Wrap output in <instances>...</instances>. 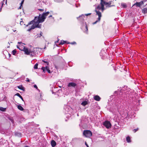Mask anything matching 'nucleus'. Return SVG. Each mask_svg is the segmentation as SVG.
I'll return each instance as SVG.
<instances>
[{
    "mask_svg": "<svg viewBox=\"0 0 147 147\" xmlns=\"http://www.w3.org/2000/svg\"><path fill=\"white\" fill-rule=\"evenodd\" d=\"M7 0H6V3H7Z\"/></svg>",
    "mask_w": 147,
    "mask_h": 147,
    "instance_id": "52",
    "label": "nucleus"
},
{
    "mask_svg": "<svg viewBox=\"0 0 147 147\" xmlns=\"http://www.w3.org/2000/svg\"><path fill=\"white\" fill-rule=\"evenodd\" d=\"M76 42H75L71 43V44H73H73H76Z\"/></svg>",
    "mask_w": 147,
    "mask_h": 147,
    "instance_id": "38",
    "label": "nucleus"
},
{
    "mask_svg": "<svg viewBox=\"0 0 147 147\" xmlns=\"http://www.w3.org/2000/svg\"><path fill=\"white\" fill-rule=\"evenodd\" d=\"M51 144L53 147H55L56 145V142L54 140H52L51 142Z\"/></svg>",
    "mask_w": 147,
    "mask_h": 147,
    "instance_id": "12",
    "label": "nucleus"
},
{
    "mask_svg": "<svg viewBox=\"0 0 147 147\" xmlns=\"http://www.w3.org/2000/svg\"><path fill=\"white\" fill-rule=\"evenodd\" d=\"M18 48L20 50H22L25 52V53L27 55H29L33 57L35 55L36 53V49L34 48L33 49H29L26 47H24L22 49H21L18 46H17Z\"/></svg>",
    "mask_w": 147,
    "mask_h": 147,
    "instance_id": "2",
    "label": "nucleus"
},
{
    "mask_svg": "<svg viewBox=\"0 0 147 147\" xmlns=\"http://www.w3.org/2000/svg\"><path fill=\"white\" fill-rule=\"evenodd\" d=\"M37 35H36V36H39V34H37Z\"/></svg>",
    "mask_w": 147,
    "mask_h": 147,
    "instance_id": "44",
    "label": "nucleus"
},
{
    "mask_svg": "<svg viewBox=\"0 0 147 147\" xmlns=\"http://www.w3.org/2000/svg\"><path fill=\"white\" fill-rule=\"evenodd\" d=\"M23 21H21L20 22V24L21 25H23Z\"/></svg>",
    "mask_w": 147,
    "mask_h": 147,
    "instance_id": "37",
    "label": "nucleus"
},
{
    "mask_svg": "<svg viewBox=\"0 0 147 147\" xmlns=\"http://www.w3.org/2000/svg\"><path fill=\"white\" fill-rule=\"evenodd\" d=\"M67 43V44H69L70 43L69 42H67L66 41H64V40H61V42L60 43V44L61 45H63V44H64L65 43Z\"/></svg>",
    "mask_w": 147,
    "mask_h": 147,
    "instance_id": "15",
    "label": "nucleus"
},
{
    "mask_svg": "<svg viewBox=\"0 0 147 147\" xmlns=\"http://www.w3.org/2000/svg\"><path fill=\"white\" fill-rule=\"evenodd\" d=\"M9 56H10V54H9Z\"/></svg>",
    "mask_w": 147,
    "mask_h": 147,
    "instance_id": "49",
    "label": "nucleus"
},
{
    "mask_svg": "<svg viewBox=\"0 0 147 147\" xmlns=\"http://www.w3.org/2000/svg\"><path fill=\"white\" fill-rule=\"evenodd\" d=\"M94 99L96 101H99L100 99V97L98 95H96L94 97Z\"/></svg>",
    "mask_w": 147,
    "mask_h": 147,
    "instance_id": "11",
    "label": "nucleus"
},
{
    "mask_svg": "<svg viewBox=\"0 0 147 147\" xmlns=\"http://www.w3.org/2000/svg\"><path fill=\"white\" fill-rule=\"evenodd\" d=\"M90 13L86 14H85V15L86 16H88V15H90Z\"/></svg>",
    "mask_w": 147,
    "mask_h": 147,
    "instance_id": "42",
    "label": "nucleus"
},
{
    "mask_svg": "<svg viewBox=\"0 0 147 147\" xmlns=\"http://www.w3.org/2000/svg\"><path fill=\"white\" fill-rule=\"evenodd\" d=\"M126 141L128 142H131V138L129 136H128L126 138Z\"/></svg>",
    "mask_w": 147,
    "mask_h": 147,
    "instance_id": "17",
    "label": "nucleus"
},
{
    "mask_svg": "<svg viewBox=\"0 0 147 147\" xmlns=\"http://www.w3.org/2000/svg\"><path fill=\"white\" fill-rule=\"evenodd\" d=\"M38 64L36 63V64L34 66V69H37L38 68Z\"/></svg>",
    "mask_w": 147,
    "mask_h": 147,
    "instance_id": "26",
    "label": "nucleus"
},
{
    "mask_svg": "<svg viewBox=\"0 0 147 147\" xmlns=\"http://www.w3.org/2000/svg\"><path fill=\"white\" fill-rule=\"evenodd\" d=\"M3 4V3L2 2L0 3V12L1 11L2 7Z\"/></svg>",
    "mask_w": 147,
    "mask_h": 147,
    "instance_id": "25",
    "label": "nucleus"
},
{
    "mask_svg": "<svg viewBox=\"0 0 147 147\" xmlns=\"http://www.w3.org/2000/svg\"><path fill=\"white\" fill-rule=\"evenodd\" d=\"M88 104V102L87 101H85L83 102L82 103L81 105L84 106H85L86 105Z\"/></svg>",
    "mask_w": 147,
    "mask_h": 147,
    "instance_id": "20",
    "label": "nucleus"
},
{
    "mask_svg": "<svg viewBox=\"0 0 147 147\" xmlns=\"http://www.w3.org/2000/svg\"><path fill=\"white\" fill-rule=\"evenodd\" d=\"M34 88H35L36 89H37L38 90L40 91V90L38 89L37 86L36 85H34Z\"/></svg>",
    "mask_w": 147,
    "mask_h": 147,
    "instance_id": "31",
    "label": "nucleus"
},
{
    "mask_svg": "<svg viewBox=\"0 0 147 147\" xmlns=\"http://www.w3.org/2000/svg\"><path fill=\"white\" fill-rule=\"evenodd\" d=\"M85 17V16L84 15H82L78 17H77V19L78 20H80V21L82 22L84 20V18Z\"/></svg>",
    "mask_w": 147,
    "mask_h": 147,
    "instance_id": "9",
    "label": "nucleus"
},
{
    "mask_svg": "<svg viewBox=\"0 0 147 147\" xmlns=\"http://www.w3.org/2000/svg\"><path fill=\"white\" fill-rule=\"evenodd\" d=\"M85 27V28L86 29V31H87L88 30V28H87V26L86 25V26Z\"/></svg>",
    "mask_w": 147,
    "mask_h": 147,
    "instance_id": "40",
    "label": "nucleus"
},
{
    "mask_svg": "<svg viewBox=\"0 0 147 147\" xmlns=\"http://www.w3.org/2000/svg\"><path fill=\"white\" fill-rule=\"evenodd\" d=\"M61 80H61V81L59 80V81H61ZM58 82H59V81H58ZM59 82H60L59 81Z\"/></svg>",
    "mask_w": 147,
    "mask_h": 147,
    "instance_id": "47",
    "label": "nucleus"
},
{
    "mask_svg": "<svg viewBox=\"0 0 147 147\" xmlns=\"http://www.w3.org/2000/svg\"><path fill=\"white\" fill-rule=\"evenodd\" d=\"M16 50H14L12 51V54L14 55H15L16 53Z\"/></svg>",
    "mask_w": 147,
    "mask_h": 147,
    "instance_id": "27",
    "label": "nucleus"
},
{
    "mask_svg": "<svg viewBox=\"0 0 147 147\" xmlns=\"http://www.w3.org/2000/svg\"><path fill=\"white\" fill-rule=\"evenodd\" d=\"M43 61L44 63H45L47 64V65H49V63L48 62H47V61Z\"/></svg>",
    "mask_w": 147,
    "mask_h": 147,
    "instance_id": "32",
    "label": "nucleus"
},
{
    "mask_svg": "<svg viewBox=\"0 0 147 147\" xmlns=\"http://www.w3.org/2000/svg\"><path fill=\"white\" fill-rule=\"evenodd\" d=\"M115 1H116V0H115Z\"/></svg>",
    "mask_w": 147,
    "mask_h": 147,
    "instance_id": "53",
    "label": "nucleus"
},
{
    "mask_svg": "<svg viewBox=\"0 0 147 147\" xmlns=\"http://www.w3.org/2000/svg\"><path fill=\"white\" fill-rule=\"evenodd\" d=\"M18 87L20 89L22 90L23 91L24 90L25 88L23 87L22 85H20V86H18Z\"/></svg>",
    "mask_w": 147,
    "mask_h": 147,
    "instance_id": "19",
    "label": "nucleus"
},
{
    "mask_svg": "<svg viewBox=\"0 0 147 147\" xmlns=\"http://www.w3.org/2000/svg\"><path fill=\"white\" fill-rule=\"evenodd\" d=\"M116 93H117V92H115V94H116Z\"/></svg>",
    "mask_w": 147,
    "mask_h": 147,
    "instance_id": "48",
    "label": "nucleus"
},
{
    "mask_svg": "<svg viewBox=\"0 0 147 147\" xmlns=\"http://www.w3.org/2000/svg\"><path fill=\"white\" fill-rule=\"evenodd\" d=\"M41 69L43 70V71L44 73H45L47 71L49 73H51V71L49 69V68L48 66H46L45 67H42L41 68Z\"/></svg>",
    "mask_w": 147,
    "mask_h": 147,
    "instance_id": "6",
    "label": "nucleus"
},
{
    "mask_svg": "<svg viewBox=\"0 0 147 147\" xmlns=\"http://www.w3.org/2000/svg\"><path fill=\"white\" fill-rule=\"evenodd\" d=\"M24 0H22V1L21 3H20V5L22 6V4H23V3H24Z\"/></svg>",
    "mask_w": 147,
    "mask_h": 147,
    "instance_id": "35",
    "label": "nucleus"
},
{
    "mask_svg": "<svg viewBox=\"0 0 147 147\" xmlns=\"http://www.w3.org/2000/svg\"><path fill=\"white\" fill-rule=\"evenodd\" d=\"M25 77L24 76H22L21 78V79L22 80H24V79H25Z\"/></svg>",
    "mask_w": 147,
    "mask_h": 147,
    "instance_id": "33",
    "label": "nucleus"
},
{
    "mask_svg": "<svg viewBox=\"0 0 147 147\" xmlns=\"http://www.w3.org/2000/svg\"><path fill=\"white\" fill-rule=\"evenodd\" d=\"M85 145H86L87 147H89L88 145L87 144L86 142L85 143Z\"/></svg>",
    "mask_w": 147,
    "mask_h": 147,
    "instance_id": "39",
    "label": "nucleus"
},
{
    "mask_svg": "<svg viewBox=\"0 0 147 147\" xmlns=\"http://www.w3.org/2000/svg\"><path fill=\"white\" fill-rule=\"evenodd\" d=\"M52 17V15H50V16H49V18H50V17Z\"/></svg>",
    "mask_w": 147,
    "mask_h": 147,
    "instance_id": "43",
    "label": "nucleus"
},
{
    "mask_svg": "<svg viewBox=\"0 0 147 147\" xmlns=\"http://www.w3.org/2000/svg\"><path fill=\"white\" fill-rule=\"evenodd\" d=\"M111 1H110L109 2H106L105 1L103 2V5H105L107 7H110L112 6H114V5H111Z\"/></svg>",
    "mask_w": 147,
    "mask_h": 147,
    "instance_id": "8",
    "label": "nucleus"
},
{
    "mask_svg": "<svg viewBox=\"0 0 147 147\" xmlns=\"http://www.w3.org/2000/svg\"><path fill=\"white\" fill-rule=\"evenodd\" d=\"M136 5L137 7H140L141 6V5L139 2H136L133 5Z\"/></svg>",
    "mask_w": 147,
    "mask_h": 147,
    "instance_id": "22",
    "label": "nucleus"
},
{
    "mask_svg": "<svg viewBox=\"0 0 147 147\" xmlns=\"http://www.w3.org/2000/svg\"><path fill=\"white\" fill-rule=\"evenodd\" d=\"M83 134L86 137H90L92 135V132L89 130H84V131Z\"/></svg>",
    "mask_w": 147,
    "mask_h": 147,
    "instance_id": "3",
    "label": "nucleus"
},
{
    "mask_svg": "<svg viewBox=\"0 0 147 147\" xmlns=\"http://www.w3.org/2000/svg\"><path fill=\"white\" fill-rule=\"evenodd\" d=\"M6 110V109L2 107H0V110L2 111H5Z\"/></svg>",
    "mask_w": 147,
    "mask_h": 147,
    "instance_id": "23",
    "label": "nucleus"
},
{
    "mask_svg": "<svg viewBox=\"0 0 147 147\" xmlns=\"http://www.w3.org/2000/svg\"><path fill=\"white\" fill-rule=\"evenodd\" d=\"M17 105V107L18 108V109L20 110V111H23L24 110V109L22 107V106L20 105Z\"/></svg>",
    "mask_w": 147,
    "mask_h": 147,
    "instance_id": "14",
    "label": "nucleus"
},
{
    "mask_svg": "<svg viewBox=\"0 0 147 147\" xmlns=\"http://www.w3.org/2000/svg\"><path fill=\"white\" fill-rule=\"evenodd\" d=\"M103 125L107 128H109L111 127V124L110 122L108 121H105L104 122Z\"/></svg>",
    "mask_w": 147,
    "mask_h": 147,
    "instance_id": "5",
    "label": "nucleus"
},
{
    "mask_svg": "<svg viewBox=\"0 0 147 147\" xmlns=\"http://www.w3.org/2000/svg\"><path fill=\"white\" fill-rule=\"evenodd\" d=\"M142 12L144 13H147V8H144L142 10Z\"/></svg>",
    "mask_w": 147,
    "mask_h": 147,
    "instance_id": "21",
    "label": "nucleus"
},
{
    "mask_svg": "<svg viewBox=\"0 0 147 147\" xmlns=\"http://www.w3.org/2000/svg\"><path fill=\"white\" fill-rule=\"evenodd\" d=\"M60 82H67L68 83H73L74 82L73 80H71V79L68 78H65V79H63L61 80V81H59Z\"/></svg>",
    "mask_w": 147,
    "mask_h": 147,
    "instance_id": "7",
    "label": "nucleus"
},
{
    "mask_svg": "<svg viewBox=\"0 0 147 147\" xmlns=\"http://www.w3.org/2000/svg\"><path fill=\"white\" fill-rule=\"evenodd\" d=\"M139 3H140V5H142L143 4H144V2L143 1H140V2H139Z\"/></svg>",
    "mask_w": 147,
    "mask_h": 147,
    "instance_id": "30",
    "label": "nucleus"
},
{
    "mask_svg": "<svg viewBox=\"0 0 147 147\" xmlns=\"http://www.w3.org/2000/svg\"><path fill=\"white\" fill-rule=\"evenodd\" d=\"M139 129L138 128H137L136 129H134L133 130V131L134 133L136 132Z\"/></svg>",
    "mask_w": 147,
    "mask_h": 147,
    "instance_id": "29",
    "label": "nucleus"
},
{
    "mask_svg": "<svg viewBox=\"0 0 147 147\" xmlns=\"http://www.w3.org/2000/svg\"><path fill=\"white\" fill-rule=\"evenodd\" d=\"M49 12L48 11L43 13L42 15L40 14L38 17H35L33 20L31 21L28 24V25L33 24L31 28L27 30V31H30L31 30L34 29L35 28H40L41 25L39 24V23L43 22L47 16L49 14Z\"/></svg>",
    "mask_w": 147,
    "mask_h": 147,
    "instance_id": "1",
    "label": "nucleus"
},
{
    "mask_svg": "<svg viewBox=\"0 0 147 147\" xmlns=\"http://www.w3.org/2000/svg\"><path fill=\"white\" fill-rule=\"evenodd\" d=\"M76 83H69L68 85V87L72 86L73 87H75L76 86Z\"/></svg>",
    "mask_w": 147,
    "mask_h": 147,
    "instance_id": "13",
    "label": "nucleus"
},
{
    "mask_svg": "<svg viewBox=\"0 0 147 147\" xmlns=\"http://www.w3.org/2000/svg\"><path fill=\"white\" fill-rule=\"evenodd\" d=\"M121 6L123 8H125L127 7L126 4L125 3H121Z\"/></svg>",
    "mask_w": 147,
    "mask_h": 147,
    "instance_id": "18",
    "label": "nucleus"
},
{
    "mask_svg": "<svg viewBox=\"0 0 147 147\" xmlns=\"http://www.w3.org/2000/svg\"><path fill=\"white\" fill-rule=\"evenodd\" d=\"M95 11L96 13V15L98 16V20H96L93 23V24H95L98 22L100 21V18L102 16L101 13L99 11L95 10Z\"/></svg>",
    "mask_w": 147,
    "mask_h": 147,
    "instance_id": "4",
    "label": "nucleus"
},
{
    "mask_svg": "<svg viewBox=\"0 0 147 147\" xmlns=\"http://www.w3.org/2000/svg\"><path fill=\"white\" fill-rule=\"evenodd\" d=\"M22 6L20 5V6L19 7V8H18V9H21V8H22L21 6Z\"/></svg>",
    "mask_w": 147,
    "mask_h": 147,
    "instance_id": "41",
    "label": "nucleus"
},
{
    "mask_svg": "<svg viewBox=\"0 0 147 147\" xmlns=\"http://www.w3.org/2000/svg\"><path fill=\"white\" fill-rule=\"evenodd\" d=\"M15 95L17 96L18 97H19L23 101H24L23 98L22 97V96L19 93H17Z\"/></svg>",
    "mask_w": 147,
    "mask_h": 147,
    "instance_id": "16",
    "label": "nucleus"
},
{
    "mask_svg": "<svg viewBox=\"0 0 147 147\" xmlns=\"http://www.w3.org/2000/svg\"><path fill=\"white\" fill-rule=\"evenodd\" d=\"M98 9V10L101 9L102 11H103L104 9V5H103V9L102 7V6L101 5V6L100 5H98L96 8V9Z\"/></svg>",
    "mask_w": 147,
    "mask_h": 147,
    "instance_id": "10",
    "label": "nucleus"
},
{
    "mask_svg": "<svg viewBox=\"0 0 147 147\" xmlns=\"http://www.w3.org/2000/svg\"><path fill=\"white\" fill-rule=\"evenodd\" d=\"M26 81L27 82H30V80L28 78H26Z\"/></svg>",
    "mask_w": 147,
    "mask_h": 147,
    "instance_id": "34",
    "label": "nucleus"
},
{
    "mask_svg": "<svg viewBox=\"0 0 147 147\" xmlns=\"http://www.w3.org/2000/svg\"><path fill=\"white\" fill-rule=\"evenodd\" d=\"M24 147H29L28 146H25Z\"/></svg>",
    "mask_w": 147,
    "mask_h": 147,
    "instance_id": "45",
    "label": "nucleus"
},
{
    "mask_svg": "<svg viewBox=\"0 0 147 147\" xmlns=\"http://www.w3.org/2000/svg\"><path fill=\"white\" fill-rule=\"evenodd\" d=\"M76 7H78V6H77V5H76Z\"/></svg>",
    "mask_w": 147,
    "mask_h": 147,
    "instance_id": "46",
    "label": "nucleus"
},
{
    "mask_svg": "<svg viewBox=\"0 0 147 147\" xmlns=\"http://www.w3.org/2000/svg\"><path fill=\"white\" fill-rule=\"evenodd\" d=\"M7 0H6V3H7Z\"/></svg>",
    "mask_w": 147,
    "mask_h": 147,
    "instance_id": "51",
    "label": "nucleus"
},
{
    "mask_svg": "<svg viewBox=\"0 0 147 147\" xmlns=\"http://www.w3.org/2000/svg\"><path fill=\"white\" fill-rule=\"evenodd\" d=\"M42 32L41 31L40 32V34H39V36H35V38H37L38 37H40L42 36Z\"/></svg>",
    "mask_w": 147,
    "mask_h": 147,
    "instance_id": "24",
    "label": "nucleus"
},
{
    "mask_svg": "<svg viewBox=\"0 0 147 147\" xmlns=\"http://www.w3.org/2000/svg\"><path fill=\"white\" fill-rule=\"evenodd\" d=\"M38 10L41 11H43L44 10L43 9H38Z\"/></svg>",
    "mask_w": 147,
    "mask_h": 147,
    "instance_id": "36",
    "label": "nucleus"
},
{
    "mask_svg": "<svg viewBox=\"0 0 147 147\" xmlns=\"http://www.w3.org/2000/svg\"><path fill=\"white\" fill-rule=\"evenodd\" d=\"M80 81H78V82H80V80H79Z\"/></svg>",
    "mask_w": 147,
    "mask_h": 147,
    "instance_id": "50",
    "label": "nucleus"
},
{
    "mask_svg": "<svg viewBox=\"0 0 147 147\" xmlns=\"http://www.w3.org/2000/svg\"><path fill=\"white\" fill-rule=\"evenodd\" d=\"M101 2L100 3V4L102 6V7L103 9V2L104 1L103 0H100Z\"/></svg>",
    "mask_w": 147,
    "mask_h": 147,
    "instance_id": "28",
    "label": "nucleus"
}]
</instances>
